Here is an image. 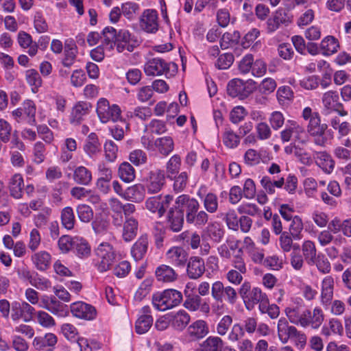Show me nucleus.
Listing matches in <instances>:
<instances>
[{"label":"nucleus","mask_w":351,"mask_h":351,"mask_svg":"<svg viewBox=\"0 0 351 351\" xmlns=\"http://www.w3.org/2000/svg\"><path fill=\"white\" fill-rule=\"evenodd\" d=\"M302 117L305 121H308L306 130L309 135L314 137V143L317 145L324 147L327 142V138L324 134L328 128V125L322 123L319 113L313 112L310 107L304 108Z\"/></svg>","instance_id":"obj_1"},{"label":"nucleus","mask_w":351,"mask_h":351,"mask_svg":"<svg viewBox=\"0 0 351 351\" xmlns=\"http://www.w3.org/2000/svg\"><path fill=\"white\" fill-rule=\"evenodd\" d=\"M297 178L291 174L288 176L286 181L283 177L272 180L268 176H263L261 180V186L269 194L275 193V187L280 189L284 184L285 190L290 193H293L297 188Z\"/></svg>","instance_id":"obj_2"},{"label":"nucleus","mask_w":351,"mask_h":351,"mask_svg":"<svg viewBox=\"0 0 351 351\" xmlns=\"http://www.w3.org/2000/svg\"><path fill=\"white\" fill-rule=\"evenodd\" d=\"M339 100V97L337 91L328 90L323 94L322 101L324 116L330 118L334 112L341 117L348 115V112L344 110L343 105Z\"/></svg>","instance_id":"obj_3"},{"label":"nucleus","mask_w":351,"mask_h":351,"mask_svg":"<svg viewBox=\"0 0 351 351\" xmlns=\"http://www.w3.org/2000/svg\"><path fill=\"white\" fill-rule=\"evenodd\" d=\"M256 88V82L252 80L243 81L239 78L230 80L227 86V93L232 97L245 99Z\"/></svg>","instance_id":"obj_4"},{"label":"nucleus","mask_w":351,"mask_h":351,"mask_svg":"<svg viewBox=\"0 0 351 351\" xmlns=\"http://www.w3.org/2000/svg\"><path fill=\"white\" fill-rule=\"evenodd\" d=\"M103 45L106 50L111 51L117 43L130 40L132 38L130 33L126 29L117 31L113 27H106L102 31Z\"/></svg>","instance_id":"obj_5"},{"label":"nucleus","mask_w":351,"mask_h":351,"mask_svg":"<svg viewBox=\"0 0 351 351\" xmlns=\"http://www.w3.org/2000/svg\"><path fill=\"white\" fill-rule=\"evenodd\" d=\"M97 113L103 123H106L110 121L116 122L121 120L120 108L116 104L110 106L108 101L104 98H101L98 101Z\"/></svg>","instance_id":"obj_6"},{"label":"nucleus","mask_w":351,"mask_h":351,"mask_svg":"<svg viewBox=\"0 0 351 351\" xmlns=\"http://www.w3.org/2000/svg\"><path fill=\"white\" fill-rule=\"evenodd\" d=\"M211 295L216 302L220 303L226 301L234 304L238 299L237 291L230 285L224 286L221 281H216L212 285Z\"/></svg>","instance_id":"obj_7"},{"label":"nucleus","mask_w":351,"mask_h":351,"mask_svg":"<svg viewBox=\"0 0 351 351\" xmlns=\"http://www.w3.org/2000/svg\"><path fill=\"white\" fill-rule=\"evenodd\" d=\"M165 184L164 171L160 169L150 171L145 178V189L150 194L157 193L161 191Z\"/></svg>","instance_id":"obj_8"},{"label":"nucleus","mask_w":351,"mask_h":351,"mask_svg":"<svg viewBox=\"0 0 351 351\" xmlns=\"http://www.w3.org/2000/svg\"><path fill=\"white\" fill-rule=\"evenodd\" d=\"M95 254L100 263H109L110 262H119L121 260V255L117 253L112 246L108 243H101L95 250Z\"/></svg>","instance_id":"obj_9"},{"label":"nucleus","mask_w":351,"mask_h":351,"mask_svg":"<svg viewBox=\"0 0 351 351\" xmlns=\"http://www.w3.org/2000/svg\"><path fill=\"white\" fill-rule=\"evenodd\" d=\"M176 204L178 208L186 209V220L189 223L192 218L198 212L199 204L197 200L194 198H190L189 195H180L176 200Z\"/></svg>","instance_id":"obj_10"},{"label":"nucleus","mask_w":351,"mask_h":351,"mask_svg":"<svg viewBox=\"0 0 351 351\" xmlns=\"http://www.w3.org/2000/svg\"><path fill=\"white\" fill-rule=\"evenodd\" d=\"M71 312L74 317L86 320L95 318L97 312L94 306L83 302H77L71 304Z\"/></svg>","instance_id":"obj_11"},{"label":"nucleus","mask_w":351,"mask_h":351,"mask_svg":"<svg viewBox=\"0 0 351 351\" xmlns=\"http://www.w3.org/2000/svg\"><path fill=\"white\" fill-rule=\"evenodd\" d=\"M167 226L175 232H180L184 224V210L178 208L176 204L174 208H171L167 213Z\"/></svg>","instance_id":"obj_12"},{"label":"nucleus","mask_w":351,"mask_h":351,"mask_svg":"<svg viewBox=\"0 0 351 351\" xmlns=\"http://www.w3.org/2000/svg\"><path fill=\"white\" fill-rule=\"evenodd\" d=\"M169 70V64L163 59L154 58L144 66V71L147 75H161L167 73Z\"/></svg>","instance_id":"obj_13"},{"label":"nucleus","mask_w":351,"mask_h":351,"mask_svg":"<svg viewBox=\"0 0 351 351\" xmlns=\"http://www.w3.org/2000/svg\"><path fill=\"white\" fill-rule=\"evenodd\" d=\"M186 300L184 306L186 308L191 311H195L198 309L204 313H208L210 311L209 304L206 302H203L201 297L195 293H188L185 291Z\"/></svg>","instance_id":"obj_14"},{"label":"nucleus","mask_w":351,"mask_h":351,"mask_svg":"<svg viewBox=\"0 0 351 351\" xmlns=\"http://www.w3.org/2000/svg\"><path fill=\"white\" fill-rule=\"evenodd\" d=\"M140 26L147 32H156L158 27L157 12L154 10H145L141 18Z\"/></svg>","instance_id":"obj_15"},{"label":"nucleus","mask_w":351,"mask_h":351,"mask_svg":"<svg viewBox=\"0 0 351 351\" xmlns=\"http://www.w3.org/2000/svg\"><path fill=\"white\" fill-rule=\"evenodd\" d=\"M141 315L135 324L136 332L138 334L147 332L153 324V317L150 315L151 308L149 306H143L141 310Z\"/></svg>","instance_id":"obj_16"},{"label":"nucleus","mask_w":351,"mask_h":351,"mask_svg":"<svg viewBox=\"0 0 351 351\" xmlns=\"http://www.w3.org/2000/svg\"><path fill=\"white\" fill-rule=\"evenodd\" d=\"M303 315L306 324L304 323L302 326L304 328L311 326L313 328L317 329L322 325L324 319L322 310L318 307L315 308L313 312L305 310Z\"/></svg>","instance_id":"obj_17"},{"label":"nucleus","mask_w":351,"mask_h":351,"mask_svg":"<svg viewBox=\"0 0 351 351\" xmlns=\"http://www.w3.org/2000/svg\"><path fill=\"white\" fill-rule=\"evenodd\" d=\"M91 108L90 104L86 101H79L73 107L70 117V122L73 125H79L83 121Z\"/></svg>","instance_id":"obj_18"},{"label":"nucleus","mask_w":351,"mask_h":351,"mask_svg":"<svg viewBox=\"0 0 351 351\" xmlns=\"http://www.w3.org/2000/svg\"><path fill=\"white\" fill-rule=\"evenodd\" d=\"M296 328L290 326L285 317H281L277 324L278 337L282 343H287L295 332Z\"/></svg>","instance_id":"obj_19"},{"label":"nucleus","mask_w":351,"mask_h":351,"mask_svg":"<svg viewBox=\"0 0 351 351\" xmlns=\"http://www.w3.org/2000/svg\"><path fill=\"white\" fill-rule=\"evenodd\" d=\"M78 50L75 43L72 40H67L64 43V58L62 64L65 67H71L75 63Z\"/></svg>","instance_id":"obj_20"},{"label":"nucleus","mask_w":351,"mask_h":351,"mask_svg":"<svg viewBox=\"0 0 351 351\" xmlns=\"http://www.w3.org/2000/svg\"><path fill=\"white\" fill-rule=\"evenodd\" d=\"M313 156L316 164L326 173H331L335 168V161L331 156L326 152H315Z\"/></svg>","instance_id":"obj_21"},{"label":"nucleus","mask_w":351,"mask_h":351,"mask_svg":"<svg viewBox=\"0 0 351 351\" xmlns=\"http://www.w3.org/2000/svg\"><path fill=\"white\" fill-rule=\"evenodd\" d=\"M149 241L147 234L141 236L131 249V254L134 261L143 259L148 249Z\"/></svg>","instance_id":"obj_22"},{"label":"nucleus","mask_w":351,"mask_h":351,"mask_svg":"<svg viewBox=\"0 0 351 351\" xmlns=\"http://www.w3.org/2000/svg\"><path fill=\"white\" fill-rule=\"evenodd\" d=\"M187 332L191 340H198L208 333V327L205 321L197 320L188 327Z\"/></svg>","instance_id":"obj_23"},{"label":"nucleus","mask_w":351,"mask_h":351,"mask_svg":"<svg viewBox=\"0 0 351 351\" xmlns=\"http://www.w3.org/2000/svg\"><path fill=\"white\" fill-rule=\"evenodd\" d=\"M303 256L304 261L308 263H317L322 262L325 263V261L323 260L324 256L318 255L316 256L315 245L311 241H306L302 245Z\"/></svg>","instance_id":"obj_24"},{"label":"nucleus","mask_w":351,"mask_h":351,"mask_svg":"<svg viewBox=\"0 0 351 351\" xmlns=\"http://www.w3.org/2000/svg\"><path fill=\"white\" fill-rule=\"evenodd\" d=\"M267 300L266 293H263L260 288L254 287L244 303L246 308L251 310L255 304H259L258 306H260L261 304H264Z\"/></svg>","instance_id":"obj_25"},{"label":"nucleus","mask_w":351,"mask_h":351,"mask_svg":"<svg viewBox=\"0 0 351 351\" xmlns=\"http://www.w3.org/2000/svg\"><path fill=\"white\" fill-rule=\"evenodd\" d=\"M145 198V187L141 184H134L128 187L124 191L123 199L134 202H141Z\"/></svg>","instance_id":"obj_26"},{"label":"nucleus","mask_w":351,"mask_h":351,"mask_svg":"<svg viewBox=\"0 0 351 351\" xmlns=\"http://www.w3.org/2000/svg\"><path fill=\"white\" fill-rule=\"evenodd\" d=\"M285 313L289 320L294 324L302 326L306 322L304 319V311L300 305H291L285 309Z\"/></svg>","instance_id":"obj_27"},{"label":"nucleus","mask_w":351,"mask_h":351,"mask_svg":"<svg viewBox=\"0 0 351 351\" xmlns=\"http://www.w3.org/2000/svg\"><path fill=\"white\" fill-rule=\"evenodd\" d=\"M24 189L23 178L21 174L16 173L10 179L9 182V190L11 196L15 199H20L23 197Z\"/></svg>","instance_id":"obj_28"},{"label":"nucleus","mask_w":351,"mask_h":351,"mask_svg":"<svg viewBox=\"0 0 351 351\" xmlns=\"http://www.w3.org/2000/svg\"><path fill=\"white\" fill-rule=\"evenodd\" d=\"M73 178L77 184L87 186L92 181V173L85 167L80 166L75 169Z\"/></svg>","instance_id":"obj_29"},{"label":"nucleus","mask_w":351,"mask_h":351,"mask_svg":"<svg viewBox=\"0 0 351 351\" xmlns=\"http://www.w3.org/2000/svg\"><path fill=\"white\" fill-rule=\"evenodd\" d=\"M204 233L213 241L219 243L223 237L224 230L219 223L213 222L207 226Z\"/></svg>","instance_id":"obj_30"},{"label":"nucleus","mask_w":351,"mask_h":351,"mask_svg":"<svg viewBox=\"0 0 351 351\" xmlns=\"http://www.w3.org/2000/svg\"><path fill=\"white\" fill-rule=\"evenodd\" d=\"M156 276L159 281L173 282L177 278L175 270L167 265H160L156 270Z\"/></svg>","instance_id":"obj_31"},{"label":"nucleus","mask_w":351,"mask_h":351,"mask_svg":"<svg viewBox=\"0 0 351 351\" xmlns=\"http://www.w3.org/2000/svg\"><path fill=\"white\" fill-rule=\"evenodd\" d=\"M138 231V222L133 217H128L123 224V238L129 242L134 239Z\"/></svg>","instance_id":"obj_32"},{"label":"nucleus","mask_w":351,"mask_h":351,"mask_svg":"<svg viewBox=\"0 0 351 351\" xmlns=\"http://www.w3.org/2000/svg\"><path fill=\"white\" fill-rule=\"evenodd\" d=\"M77 149V143L74 138H67L65 139L61 147L60 160L66 163L73 158V152Z\"/></svg>","instance_id":"obj_33"},{"label":"nucleus","mask_w":351,"mask_h":351,"mask_svg":"<svg viewBox=\"0 0 351 351\" xmlns=\"http://www.w3.org/2000/svg\"><path fill=\"white\" fill-rule=\"evenodd\" d=\"M84 150L90 157H93L100 152L101 145L95 133L88 135L84 145Z\"/></svg>","instance_id":"obj_34"},{"label":"nucleus","mask_w":351,"mask_h":351,"mask_svg":"<svg viewBox=\"0 0 351 351\" xmlns=\"http://www.w3.org/2000/svg\"><path fill=\"white\" fill-rule=\"evenodd\" d=\"M162 204L161 195H158L148 198L145 202V206L150 212L162 217L165 213V204Z\"/></svg>","instance_id":"obj_35"},{"label":"nucleus","mask_w":351,"mask_h":351,"mask_svg":"<svg viewBox=\"0 0 351 351\" xmlns=\"http://www.w3.org/2000/svg\"><path fill=\"white\" fill-rule=\"evenodd\" d=\"M198 196L202 199L204 207L209 213H215L218 209V197L213 193H208L205 195H202L201 192L197 193Z\"/></svg>","instance_id":"obj_36"},{"label":"nucleus","mask_w":351,"mask_h":351,"mask_svg":"<svg viewBox=\"0 0 351 351\" xmlns=\"http://www.w3.org/2000/svg\"><path fill=\"white\" fill-rule=\"evenodd\" d=\"M154 145L158 152L164 156L169 155L173 150L174 147L173 141L170 136L157 138L154 142Z\"/></svg>","instance_id":"obj_37"},{"label":"nucleus","mask_w":351,"mask_h":351,"mask_svg":"<svg viewBox=\"0 0 351 351\" xmlns=\"http://www.w3.org/2000/svg\"><path fill=\"white\" fill-rule=\"evenodd\" d=\"M333 278L328 276L325 278L322 282V302L324 304H328L333 296Z\"/></svg>","instance_id":"obj_38"},{"label":"nucleus","mask_w":351,"mask_h":351,"mask_svg":"<svg viewBox=\"0 0 351 351\" xmlns=\"http://www.w3.org/2000/svg\"><path fill=\"white\" fill-rule=\"evenodd\" d=\"M118 176L122 181L129 183L135 179V170L129 162H125L120 165Z\"/></svg>","instance_id":"obj_39"},{"label":"nucleus","mask_w":351,"mask_h":351,"mask_svg":"<svg viewBox=\"0 0 351 351\" xmlns=\"http://www.w3.org/2000/svg\"><path fill=\"white\" fill-rule=\"evenodd\" d=\"M165 296V301L166 304L168 305V308H172L178 306L182 300V293L175 289H167L163 292Z\"/></svg>","instance_id":"obj_40"},{"label":"nucleus","mask_w":351,"mask_h":351,"mask_svg":"<svg viewBox=\"0 0 351 351\" xmlns=\"http://www.w3.org/2000/svg\"><path fill=\"white\" fill-rule=\"evenodd\" d=\"M223 341L218 337H209L200 344V351H219L223 347Z\"/></svg>","instance_id":"obj_41"},{"label":"nucleus","mask_w":351,"mask_h":351,"mask_svg":"<svg viewBox=\"0 0 351 351\" xmlns=\"http://www.w3.org/2000/svg\"><path fill=\"white\" fill-rule=\"evenodd\" d=\"M167 258L171 262L176 263H186L187 261V253L180 247H173L167 252Z\"/></svg>","instance_id":"obj_42"},{"label":"nucleus","mask_w":351,"mask_h":351,"mask_svg":"<svg viewBox=\"0 0 351 351\" xmlns=\"http://www.w3.org/2000/svg\"><path fill=\"white\" fill-rule=\"evenodd\" d=\"M303 128L294 121H289L285 128L280 132V138L283 143L289 142L293 133L302 132Z\"/></svg>","instance_id":"obj_43"},{"label":"nucleus","mask_w":351,"mask_h":351,"mask_svg":"<svg viewBox=\"0 0 351 351\" xmlns=\"http://www.w3.org/2000/svg\"><path fill=\"white\" fill-rule=\"evenodd\" d=\"M189 322V315L184 311H179L173 315L171 325L176 330H182Z\"/></svg>","instance_id":"obj_44"},{"label":"nucleus","mask_w":351,"mask_h":351,"mask_svg":"<svg viewBox=\"0 0 351 351\" xmlns=\"http://www.w3.org/2000/svg\"><path fill=\"white\" fill-rule=\"evenodd\" d=\"M61 223L63 227L67 230H72L74 228L75 217L71 207L66 206L62 210Z\"/></svg>","instance_id":"obj_45"},{"label":"nucleus","mask_w":351,"mask_h":351,"mask_svg":"<svg viewBox=\"0 0 351 351\" xmlns=\"http://www.w3.org/2000/svg\"><path fill=\"white\" fill-rule=\"evenodd\" d=\"M107 215L101 213H96L92 226L96 233H101L107 230L110 223Z\"/></svg>","instance_id":"obj_46"},{"label":"nucleus","mask_w":351,"mask_h":351,"mask_svg":"<svg viewBox=\"0 0 351 351\" xmlns=\"http://www.w3.org/2000/svg\"><path fill=\"white\" fill-rule=\"evenodd\" d=\"M48 311L58 317H66L69 315L67 306L57 300L55 297L50 298V306Z\"/></svg>","instance_id":"obj_47"},{"label":"nucleus","mask_w":351,"mask_h":351,"mask_svg":"<svg viewBox=\"0 0 351 351\" xmlns=\"http://www.w3.org/2000/svg\"><path fill=\"white\" fill-rule=\"evenodd\" d=\"M330 124L334 130L338 131L341 136L348 135L351 130L350 123L348 121L340 123L339 119L337 116L330 117Z\"/></svg>","instance_id":"obj_48"},{"label":"nucleus","mask_w":351,"mask_h":351,"mask_svg":"<svg viewBox=\"0 0 351 351\" xmlns=\"http://www.w3.org/2000/svg\"><path fill=\"white\" fill-rule=\"evenodd\" d=\"M181 158L176 154L171 157L166 165L167 178L172 179L180 171Z\"/></svg>","instance_id":"obj_49"},{"label":"nucleus","mask_w":351,"mask_h":351,"mask_svg":"<svg viewBox=\"0 0 351 351\" xmlns=\"http://www.w3.org/2000/svg\"><path fill=\"white\" fill-rule=\"evenodd\" d=\"M321 48L324 55H331L337 51L338 40L333 36H327L321 42Z\"/></svg>","instance_id":"obj_50"},{"label":"nucleus","mask_w":351,"mask_h":351,"mask_svg":"<svg viewBox=\"0 0 351 351\" xmlns=\"http://www.w3.org/2000/svg\"><path fill=\"white\" fill-rule=\"evenodd\" d=\"M223 142L224 145L229 148L237 147L240 143V136L237 134L234 131L226 128L223 134Z\"/></svg>","instance_id":"obj_51"},{"label":"nucleus","mask_w":351,"mask_h":351,"mask_svg":"<svg viewBox=\"0 0 351 351\" xmlns=\"http://www.w3.org/2000/svg\"><path fill=\"white\" fill-rule=\"evenodd\" d=\"M76 255L80 258H85L90 254V247L83 238L75 237V244L73 247Z\"/></svg>","instance_id":"obj_52"},{"label":"nucleus","mask_w":351,"mask_h":351,"mask_svg":"<svg viewBox=\"0 0 351 351\" xmlns=\"http://www.w3.org/2000/svg\"><path fill=\"white\" fill-rule=\"evenodd\" d=\"M25 77L27 82L32 87V91L36 93L42 85V79L38 71L35 69H29L25 72Z\"/></svg>","instance_id":"obj_53"},{"label":"nucleus","mask_w":351,"mask_h":351,"mask_svg":"<svg viewBox=\"0 0 351 351\" xmlns=\"http://www.w3.org/2000/svg\"><path fill=\"white\" fill-rule=\"evenodd\" d=\"M241 35L238 31L226 32L220 40V46L222 49H227L230 45L237 43Z\"/></svg>","instance_id":"obj_54"},{"label":"nucleus","mask_w":351,"mask_h":351,"mask_svg":"<svg viewBox=\"0 0 351 351\" xmlns=\"http://www.w3.org/2000/svg\"><path fill=\"white\" fill-rule=\"evenodd\" d=\"M302 230L303 223L302 219L298 216H294L291 219V223L289 227V231L293 239L295 240H300L302 238Z\"/></svg>","instance_id":"obj_55"},{"label":"nucleus","mask_w":351,"mask_h":351,"mask_svg":"<svg viewBox=\"0 0 351 351\" xmlns=\"http://www.w3.org/2000/svg\"><path fill=\"white\" fill-rule=\"evenodd\" d=\"M57 343V337L53 333H47L44 337H36L34 340V346L38 349L46 346H54Z\"/></svg>","instance_id":"obj_56"},{"label":"nucleus","mask_w":351,"mask_h":351,"mask_svg":"<svg viewBox=\"0 0 351 351\" xmlns=\"http://www.w3.org/2000/svg\"><path fill=\"white\" fill-rule=\"evenodd\" d=\"M127 115L130 118H137L144 121L152 116V110L149 107L137 106L133 110L128 111Z\"/></svg>","instance_id":"obj_57"},{"label":"nucleus","mask_w":351,"mask_h":351,"mask_svg":"<svg viewBox=\"0 0 351 351\" xmlns=\"http://www.w3.org/2000/svg\"><path fill=\"white\" fill-rule=\"evenodd\" d=\"M77 213L80 221L84 223H88L93 218V210L86 204L78 205L77 207Z\"/></svg>","instance_id":"obj_58"},{"label":"nucleus","mask_w":351,"mask_h":351,"mask_svg":"<svg viewBox=\"0 0 351 351\" xmlns=\"http://www.w3.org/2000/svg\"><path fill=\"white\" fill-rule=\"evenodd\" d=\"M23 111L25 114L28 120L27 122L34 125L36 123L35 114H36V106L33 101L27 100L23 103Z\"/></svg>","instance_id":"obj_59"},{"label":"nucleus","mask_w":351,"mask_h":351,"mask_svg":"<svg viewBox=\"0 0 351 351\" xmlns=\"http://www.w3.org/2000/svg\"><path fill=\"white\" fill-rule=\"evenodd\" d=\"M258 308L262 313H267L271 319H276L279 316V307L274 304H269V299L264 303V304H261L258 306Z\"/></svg>","instance_id":"obj_60"},{"label":"nucleus","mask_w":351,"mask_h":351,"mask_svg":"<svg viewBox=\"0 0 351 351\" xmlns=\"http://www.w3.org/2000/svg\"><path fill=\"white\" fill-rule=\"evenodd\" d=\"M149 130L151 133L161 134L167 130L165 123L160 120L154 119L145 126V131Z\"/></svg>","instance_id":"obj_61"},{"label":"nucleus","mask_w":351,"mask_h":351,"mask_svg":"<svg viewBox=\"0 0 351 351\" xmlns=\"http://www.w3.org/2000/svg\"><path fill=\"white\" fill-rule=\"evenodd\" d=\"M276 81L270 77L264 79L258 86L259 91L263 95H269L276 88Z\"/></svg>","instance_id":"obj_62"},{"label":"nucleus","mask_w":351,"mask_h":351,"mask_svg":"<svg viewBox=\"0 0 351 351\" xmlns=\"http://www.w3.org/2000/svg\"><path fill=\"white\" fill-rule=\"evenodd\" d=\"M118 147L111 140L107 141L104 144L105 156L107 160L113 162L117 156Z\"/></svg>","instance_id":"obj_63"},{"label":"nucleus","mask_w":351,"mask_h":351,"mask_svg":"<svg viewBox=\"0 0 351 351\" xmlns=\"http://www.w3.org/2000/svg\"><path fill=\"white\" fill-rule=\"evenodd\" d=\"M75 244V237L68 235H63L58 240V247L63 252H67L71 249H73Z\"/></svg>","instance_id":"obj_64"}]
</instances>
